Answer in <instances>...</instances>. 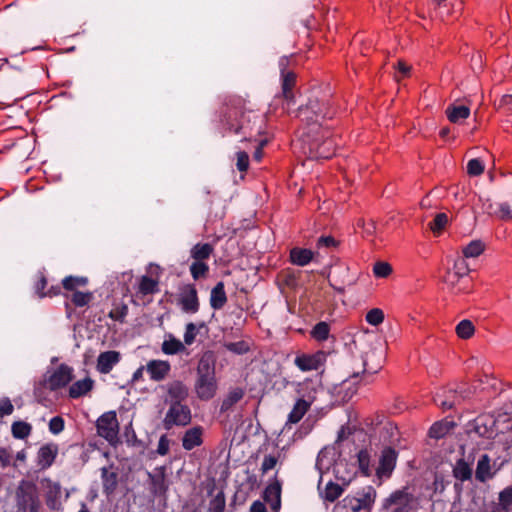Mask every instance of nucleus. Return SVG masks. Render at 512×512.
Wrapping results in <instances>:
<instances>
[{
	"instance_id": "obj_1",
	"label": "nucleus",
	"mask_w": 512,
	"mask_h": 512,
	"mask_svg": "<svg viewBox=\"0 0 512 512\" xmlns=\"http://www.w3.org/2000/svg\"><path fill=\"white\" fill-rule=\"evenodd\" d=\"M327 113L324 111V105H321L317 99L310 100L305 107H301L298 112V117L305 121L308 130L305 133L307 141L309 142V152L316 158L328 159L331 157L330 151L332 143L324 141L320 143L318 137L319 119L325 118Z\"/></svg>"
},
{
	"instance_id": "obj_2",
	"label": "nucleus",
	"mask_w": 512,
	"mask_h": 512,
	"mask_svg": "<svg viewBox=\"0 0 512 512\" xmlns=\"http://www.w3.org/2000/svg\"><path fill=\"white\" fill-rule=\"evenodd\" d=\"M216 391L215 359L213 354H203L197 367L195 392L200 400L208 401L215 396Z\"/></svg>"
},
{
	"instance_id": "obj_3",
	"label": "nucleus",
	"mask_w": 512,
	"mask_h": 512,
	"mask_svg": "<svg viewBox=\"0 0 512 512\" xmlns=\"http://www.w3.org/2000/svg\"><path fill=\"white\" fill-rule=\"evenodd\" d=\"M376 498V489L368 485L338 501L334 512H372Z\"/></svg>"
},
{
	"instance_id": "obj_4",
	"label": "nucleus",
	"mask_w": 512,
	"mask_h": 512,
	"mask_svg": "<svg viewBox=\"0 0 512 512\" xmlns=\"http://www.w3.org/2000/svg\"><path fill=\"white\" fill-rule=\"evenodd\" d=\"M414 495L408 487L391 492L381 502L380 512H416Z\"/></svg>"
},
{
	"instance_id": "obj_5",
	"label": "nucleus",
	"mask_w": 512,
	"mask_h": 512,
	"mask_svg": "<svg viewBox=\"0 0 512 512\" xmlns=\"http://www.w3.org/2000/svg\"><path fill=\"white\" fill-rule=\"evenodd\" d=\"M15 506L18 512H40L41 501L33 483L21 481L15 491Z\"/></svg>"
},
{
	"instance_id": "obj_6",
	"label": "nucleus",
	"mask_w": 512,
	"mask_h": 512,
	"mask_svg": "<svg viewBox=\"0 0 512 512\" xmlns=\"http://www.w3.org/2000/svg\"><path fill=\"white\" fill-rule=\"evenodd\" d=\"M162 420L163 428L167 431L174 426L185 427L192 421L190 407L185 403H171Z\"/></svg>"
},
{
	"instance_id": "obj_7",
	"label": "nucleus",
	"mask_w": 512,
	"mask_h": 512,
	"mask_svg": "<svg viewBox=\"0 0 512 512\" xmlns=\"http://www.w3.org/2000/svg\"><path fill=\"white\" fill-rule=\"evenodd\" d=\"M72 380V369L67 365L61 364L51 375L45 378L34 388V394L39 396L42 389L47 387L51 391H56L65 387Z\"/></svg>"
},
{
	"instance_id": "obj_8",
	"label": "nucleus",
	"mask_w": 512,
	"mask_h": 512,
	"mask_svg": "<svg viewBox=\"0 0 512 512\" xmlns=\"http://www.w3.org/2000/svg\"><path fill=\"white\" fill-rule=\"evenodd\" d=\"M334 472H335L336 479L341 481V484L335 483L333 481H329L326 483L324 489L321 490L320 485L322 483V477H320V480L318 483V489H319L321 498L324 501L329 502V503L335 502L343 494V492L345 491V488L347 486H349V484L351 482V477L345 478V477L339 476L340 464H337L334 467Z\"/></svg>"
},
{
	"instance_id": "obj_9",
	"label": "nucleus",
	"mask_w": 512,
	"mask_h": 512,
	"mask_svg": "<svg viewBox=\"0 0 512 512\" xmlns=\"http://www.w3.org/2000/svg\"><path fill=\"white\" fill-rule=\"evenodd\" d=\"M498 419L491 414H481L469 423V432L492 439L498 434Z\"/></svg>"
},
{
	"instance_id": "obj_10",
	"label": "nucleus",
	"mask_w": 512,
	"mask_h": 512,
	"mask_svg": "<svg viewBox=\"0 0 512 512\" xmlns=\"http://www.w3.org/2000/svg\"><path fill=\"white\" fill-rule=\"evenodd\" d=\"M398 459V452L391 446H385L378 460V466L376 467V477L378 480L389 479L396 467Z\"/></svg>"
},
{
	"instance_id": "obj_11",
	"label": "nucleus",
	"mask_w": 512,
	"mask_h": 512,
	"mask_svg": "<svg viewBox=\"0 0 512 512\" xmlns=\"http://www.w3.org/2000/svg\"><path fill=\"white\" fill-rule=\"evenodd\" d=\"M96 428L98 435L107 441L115 439L119 430L116 413L109 411L102 414L96 422Z\"/></svg>"
},
{
	"instance_id": "obj_12",
	"label": "nucleus",
	"mask_w": 512,
	"mask_h": 512,
	"mask_svg": "<svg viewBox=\"0 0 512 512\" xmlns=\"http://www.w3.org/2000/svg\"><path fill=\"white\" fill-rule=\"evenodd\" d=\"M43 482L46 483L45 491V504L51 511H60L62 506V486L59 482H54L49 478H45Z\"/></svg>"
},
{
	"instance_id": "obj_13",
	"label": "nucleus",
	"mask_w": 512,
	"mask_h": 512,
	"mask_svg": "<svg viewBox=\"0 0 512 512\" xmlns=\"http://www.w3.org/2000/svg\"><path fill=\"white\" fill-rule=\"evenodd\" d=\"M179 305L183 312L194 314L199 310L197 290L192 285L185 286L179 296Z\"/></svg>"
},
{
	"instance_id": "obj_14",
	"label": "nucleus",
	"mask_w": 512,
	"mask_h": 512,
	"mask_svg": "<svg viewBox=\"0 0 512 512\" xmlns=\"http://www.w3.org/2000/svg\"><path fill=\"white\" fill-rule=\"evenodd\" d=\"M148 478L150 482L151 494L154 496H165L168 491L165 467H158L153 473L148 472Z\"/></svg>"
},
{
	"instance_id": "obj_15",
	"label": "nucleus",
	"mask_w": 512,
	"mask_h": 512,
	"mask_svg": "<svg viewBox=\"0 0 512 512\" xmlns=\"http://www.w3.org/2000/svg\"><path fill=\"white\" fill-rule=\"evenodd\" d=\"M252 117L255 118V115H252L250 112L241 113L240 118L238 119L237 113L234 112L229 115L227 120L228 129L235 134L251 135L248 133V130H251L250 123Z\"/></svg>"
},
{
	"instance_id": "obj_16",
	"label": "nucleus",
	"mask_w": 512,
	"mask_h": 512,
	"mask_svg": "<svg viewBox=\"0 0 512 512\" xmlns=\"http://www.w3.org/2000/svg\"><path fill=\"white\" fill-rule=\"evenodd\" d=\"M324 354H297L295 365L303 372L318 370L323 366Z\"/></svg>"
},
{
	"instance_id": "obj_17",
	"label": "nucleus",
	"mask_w": 512,
	"mask_h": 512,
	"mask_svg": "<svg viewBox=\"0 0 512 512\" xmlns=\"http://www.w3.org/2000/svg\"><path fill=\"white\" fill-rule=\"evenodd\" d=\"M487 213L500 221L512 222V203L507 200L491 202L488 204Z\"/></svg>"
},
{
	"instance_id": "obj_18",
	"label": "nucleus",
	"mask_w": 512,
	"mask_h": 512,
	"mask_svg": "<svg viewBox=\"0 0 512 512\" xmlns=\"http://www.w3.org/2000/svg\"><path fill=\"white\" fill-rule=\"evenodd\" d=\"M377 354H356L353 357V362L361 365V369L354 370L351 378L357 379L360 373H377L381 369V363L378 362L375 366H370Z\"/></svg>"
},
{
	"instance_id": "obj_19",
	"label": "nucleus",
	"mask_w": 512,
	"mask_h": 512,
	"mask_svg": "<svg viewBox=\"0 0 512 512\" xmlns=\"http://www.w3.org/2000/svg\"><path fill=\"white\" fill-rule=\"evenodd\" d=\"M189 395L187 386L181 381H173L167 385L166 404L184 403Z\"/></svg>"
},
{
	"instance_id": "obj_20",
	"label": "nucleus",
	"mask_w": 512,
	"mask_h": 512,
	"mask_svg": "<svg viewBox=\"0 0 512 512\" xmlns=\"http://www.w3.org/2000/svg\"><path fill=\"white\" fill-rule=\"evenodd\" d=\"M58 455V445L47 443L40 447L37 453V465L42 469L51 467Z\"/></svg>"
},
{
	"instance_id": "obj_21",
	"label": "nucleus",
	"mask_w": 512,
	"mask_h": 512,
	"mask_svg": "<svg viewBox=\"0 0 512 512\" xmlns=\"http://www.w3.org/2000/svg\"><path fill=\"white\" fill-rule=\"evenodd\" d=\"M281 491V482L278 480L270 483L264 490L263 498L273 512H279L281 508Z\"/></svg>"
},
{
	"instance_id": "obj_22",
	"label": "nucleus",
	"mask_w": 512,
	"mask_h": 512,
	"mask_svg": "<svg viewBox=\"0 0 512 512\" xmlns=\"http://www.w3.org/2000/svg\"><path fill=\"white\" fill-rule=\"evenodd\" d=\"M496 474V471H492L491 459L487 454L480 456L477 462L475 471V478L481 483L492 479Z\"/></svg>"
},
{
	"instance_id": "obj_23",
	"label": "nucleus",
	"mask_w": 512,
	"mask_h": 512,
	"mask_svg": "<svg viewBox=\"0 0 512 512\" xmlns=\"http://www.w3.org/2000/svg\"><path fill=\"white\" fill-rule=\"evenodd\" d=\"M203 435V427L202 426H194L185 431L182 437V447L190 451L195 447L200 446L203 443L202 440Z\"/></svg>"
},
{
	"instance_id": "obj_24",
	"label": "nucleus",
	"mask_w": 512,
	"mask_h": 512,
	"mask_svg": "<svg viewBox=\"0 0 512 512\" xmlns=\"http://www.w3.org/2000/svg\"><path fill=\"white\" fill-rule=\"evenodd\" d=\"M468 395L462 390H449L445 395L444 399H441L440 395L434 398L435 403L440 406L443 410L452 409L456 404H460L461 400L466 398Z\"/></svg>"
},
{
	"instance_id": "obj_25",
	"label": "nucleus",
	"mask_w": 512,
	"mask_h": 512,
	"mask_svg": "<svg viewBox=\"0 0 512 512\" xmlns=\"http://www.w3.org/2000/svg\"><path fill=\"white\" fill-rule=\"evenodd\" d=\"M150 378L154 381L163 380L170 371V364L167 361L151 360L146 365Z\"/></svg>"
},
{
	"instance_id": "obj_26",
	"label": "nucleus",
	"mask_w": 512,
	"mask_h": 512,
	"mask_svg": "<svg viewBox=\"0 0 512 512\" xmlns=\"http://www.w3.org/2000/svg\"><path fill=\"white\" fill-rule=\"evenodd\" d=\"M101 480L103 493L106 496L112 495L118 486V473L116 471H111L108 467H102Z\"/></svg>"
},
{
	"instance_id": "obj_27",
	"label": "nucleus",
	"mask_w": 512,
	"mask_h": 512,
	"mask_svg": "<svg viewBox=\"0 0 512 512\" xmlns=\"http://www.w3.org/2000/svg\"><path fill=\"white\" fill-rule=\"evenodd\" d=\"M288 63L287 58H282L279 62L282 75V91L286 99L292 98L291 89L295 84L296 75L293 72L285 71V66Z\"/></svg>"
},
{
	"instance_id": "obj_28",
	"label": "nucleus",
	"mask_w": 512,
	"mask_h": 512,
	"mask_svg": "<svg viewBox=\"0 0 512 512\" xmlns=\"http://www.w3.org/2000/svg\"><path fill=\"white\" fill-rule=\"evenodd\" d=\"M445 114L451 123L460 124L470 116V108L465 105L451 104L446 108Z\"/></svg>"
},
{
	"instance_id": "obj_29",
	"label": "nucleus",
	"mask_w": 512,
	"mask_h": 512,
	"mask_svg": "<svg viewBox=\"0 0 512 512\" xmlns=\"http://www.w3.org/2000/svg\"><path fill=\"white\" fill-rule=\"evenodd\" d=\"M94 381L87 377L74 382L69 388V397L72 399L80 398L93 389Z\"/></svg>"
},
{
	"instance_id": "obj_30",
	"label": "nucleus",
	"mask_w": 512,
	"mask_h": 512,
	"mask_svg": "<svg viewBox=\"0 0 512 512\" xmlns=\"http://www.w3.org/2000/svg\"><path fill=\"white\" fill-rule=\"evenodd\" d=\"M472 474V462H468L464 458H460L456 461L453 467V476L456 479L465 482L471 480Z\"/></svg>"
},
{
	"instance_id": "obj_31",
	"label": "nucleus",
	"mask_w": 512,
	"mask_h": 512,
	"mask_svg": "<svg viewBox=\"0 0 512 512\" xmlns=\"http://www.w3.org/2000/svg\"><path fill=\"white\" fill-rule=\"evenodd\" d=\"M119 361L120 354H99L97 371L101 374H108Z\"/></svg>"
},
{
	"instance_id": "obj_32",
	"label": "nucleus",
	"mask_w": 512,
	"mask_h": 512,
	"mask_svg": "<svg viewBox=\"0 0 512 512\" xmlns=\"http://www.w3.org/2000/svg\"><path fill=\"white\" fill-rule=\"evenodd\" d=\"M314 253L305 248L295 247L290 250V260L294 265L306 266L313 259Z\"/></svg>"
},
{
	"instance_id": "obj_33",
	"label": "nucleus",
	"mask_w": 512,
	"mask_h": 512,
	"mask_svg": "<svg viewBox=\"0 0 512 512\" xmlns=\"http://www.w3.org/2000/svg\"><path fill=\"white\" fill-rule=\"evenodd\" d=\"M227 302V296L223 282H218L210 293V305L213 309H221Z\"/></svg>"
},
{
	"instance_id": "obj_34",
	"label": "nucleus",
	"mask_w": 512,
	"mask_h": 512,
	"mask_svg": "<svg viewBox=\"0 0 512 512\" xmlns=\"http://www.w3.org/2000/svg\"><path fill=\"white\" fill-rule=\"evenodd\" d=\"M493 510H497V512H510L512 510V485L499 492L498 505Z\"/></svg>"
},
{
	"instance_id": "obj_35",
	"label": "nucleus",
	"mask_w": 512,
	"mask_h": 512,
	"mask_svg": "<svg viewBox=\"0 0 512 512\" xmlns=\"http://www.w3.org/2000/svg\"><path fill=\"white\" fill-rule=\"evenodd\" d=\"M244 390L242 388H235L231 390L227 396L223 399L221 406H220V412L226 413L229 410L232 409V407L238 403L244 396Z\"/></svg>"
},
{
	"instance_id": "obj_36",
	"label": "nucleus",
	"mask_w": 512,
	"mask_h": 512,
	"mask_svg": "<svg viewBox=\"0 0 512 512\" xmlns=\"http://www.w3.org/2000/svg\"><path fill=\"white\" fill-rule=\"evenodd\" d=\"M158 292V279H153L146 275L139 279L138 293L146 296Z\"/></svg>"
},
{
	"instance_id": "obj_37",
	"label": "nucleus",
	"mask_w": 512,
	"mask_h": 512,
	"mask_svg": "<svg viewBox=\"0 0 512 512\" xmlns=\"http://www.w3.org/2000/svg\"><path fill=\"white\" fill-rule=\"evenodd\" d=\"M213 246L209 243H198L190 251L191 257L196 261H204L213 253Z\"/></svg>"
},
{
	"instance_id": "obj_38",
	"label": "nucleus",
	"mask_w": 512,
	"mask_h": 512,
	"mask_svg": "<svg viewBox=\"0 0 512 512\" xmlns=\"http://www.w3.org/2000/svg\"><path fill=\"white\" fill-rule=\"evenodd\" d=\"M485 250V244L481 240H472L467 245L463 246L462 254L464 258H477Z\"/></svg>"
},
{
	"instance_id": "obj_39",
	"label": "nucleus",
	"mask_w": 512,
	"mask_h": 512,
	"mask_svg": "<svg viewBox=\"0 0 512 512\" xmlns=\"http://www.w3.org/2000/svg\"><path fill=\"white\" fill-rule=\"evenodd\" d=\"M309 406L310 405L306 400L298 399L296 401L293 409L291 410V412L288 415V422L293 423V424L298 423L303 418L305 413L307 412Z\"/></svg>"
},
{
	"instance_id": "obj_40",
	"label": "nucleus",
	"mask_w": 512,
	"mask_h": 512,
	"mask_svg": "<svg viewBox=\"0 0 512 512\" xmlns=\"http://www.w3.org/2000/svg\"><path fill=\"white\" fill-rule=\"evenodd\" d=\"M453 425V422L448 421L435 422L429 429V437L434 439H441L446 434H448Z\"/></svg>"
},
{
	"instance_id": "obj_41",
	"label": "nucleus",
	"mask_w": 512,
	"mask_h": 512,
	"mask_svg": "<svg viewBox=\"0 0 512 512\" xmlns=\"http://www.w3.org/2000/svg\"><path fill=\"white\" fill-rule=\"evenodd\" d=\"M357 462H358V467H359V470L361 471V473L366 477L371 476V474H372V469L370 466L371 456L367 449H361L357 453Z\"/></svg>"
},
{
	"instance_id": "obj_42",
	"label": "nucleus",
	"mask_w": 512,
	"mask_h": 512,
	"mask_svg": "<svg viewBox=\"0 0 512 512\" xmlns=\"http://www.w3.org/2000/svg\"><path fill=\"white\" fill-rule=\"evenodd\" d=\"M32 431V426L24 421H15L11 426V432L14 438L16 439H25L27 438Z\"/></svg>"
},
{
	"instance_id": "obj_43",
	"label": "nucleus",
	"mask_w": 512,
	"mask_h": 512,
	"mask_svg": "<svg viewBox=\"0 0 512 512\" xmlns=\"http://www.w3.org/2000/svg\"><path fill=\"white\" fill-rule=\"evenodd\" d=\"M455 331L458 337L462 339H468L471 336H473L475 332V327L470 320L464 319L457 324Z\"/></svg>"
},
{
	"instance_id": "obj_44",
	"label": "nucleus",
	"mask_w": 512,
	"mask_h": 512,
	"mask_svg": "<svg viewBox=\"0 0 512 512\" xmlns=\"http://www.w3.org/2000/svg\"><path fill=\"white\" fill-rule=\"evenodd\" d=\"M226 506L225 494L219 491L209 502V512H224Z\"/></svg>"
},
{
	"instance_id": "obj_45",
	"label": "nucleus",
	"mask_w": 512,
	"mask_h": 512,
	"mask_svg": "<svg viewBox=\"0 0 512 512\" xmlns=\"http://www.w3.org/2000/svg\"><path fill=\"white\" fill-rule=\"evenodd\" d=\"M182 350H184L183 343L172 335H168L162 344V352H181Z\"/></svg>"
},
{
	"instance_id": "obj_46",
	"label": "nucleus",
	"mask_w": 512,
	"mask_h": 512,
	"mask_svg": "<svg viewBox=\"0 0 512 512\" xmlns=\"http://www.w3.org/2000/svg\"><path fill=\"white\" fill-rule=\"evenodd\" d=\"M463 276L460 274H456L453 270H448L443 278L445 284L454 292L460 293L462 291L461 288L456 289L457 284L460 282V279Z\"/></svg>"
},
{
	"instance_id": "obj_47",
	"label": "nucleus",
	"mask_w": 512,
	"mask_h": 512,
	"mask_svg": "<svg viewBox=\"0 0 512 512\" xmlns=\"http://www.w3.org/2000/svg\"><path fill=\"white\" fill-rule=\"evenodd\" d=\"M63 287L68 291H74L76 287L85 286L87 284V278L68 276L62 281Z\"/></svg>"
},
{
	"instance_id": "obj_48",
	"label": "nucleus",
	"mask_w": 512,
	"mask_h": 512,
	"mask_svg": "<svg viewBox=\"0 0 512 512\" xmlns=\"http://www.w3.org/2000/svg\"><path fill=\"white\" fill-rule=\"evenodd\" d=\"M448 223V215L446 213H438L434 220L429 224L434 234H439Z\"/></svg>"
},
{
	"instance_id": "obj_49",
	"label": "nucleus",
	"mask_w": 512,
	"mask_h": 512,
	"mask_svg": "<svg viewBox=\"0 0 512 512\" xmlns=\"http://www.w3.org/2000/svg\"><path fill=\"white\" fill-rule=\"evenodd\" d=\"M208 270V265L203 261L194 260V262L190 265V272L195 280L205 276Z\"/></svg>"
},
{
	"instance_id": "obj_50",
	"label": "nucleus",
	"mask_w": 512,
	"mask_h": 512,
	"mask_svg": "<svg viewBox=\"0 0 512 512\" xmlns=\"http://www.w3.org/2000/svg\"><path fill=\"white\" fill-rule=\"evenodd\" d=\"M92 293L74 291L71 296L72 303L77 307H83L92 300Z\"/></svg>"
},
{
	"instance_id": "obj_51",
	"label": "nucleus",
	"mask_w": 512,
	"mask_h": 512,
	"mask_svg": "<svg viewBox=\"0 0 512 512\" xmlns=\"http://www.w3.org/2000/svg\"><path fill=\"white\" fill-rule=\"evenodd\" d=\"M204 324H200L199 326L195 325L194 323H188L186 325V331L184 333V342L187 345H191L196 338V335L199 332L200 328H203Z\"/></svg>"
},
{
	"instance_id": "obj_52",
	"label": "nucleus",
	"mask_w": 512,
	"mask_h": 512,
	"mask_svg": "<svg viewBox=\"0 0 512 512\" xmlns=\"http://www.w3.org/2000/svg\"><path fill=\"white\" fill-rule=\"evenodd\" d=\"M485 166L481 160L474 158L467 163V173L470 176H479L484 172Z\"/></svg>"
},
{
	"instance_id": "obj_53",
	"label": "nucleus",
	"mask_w": 512,
	"mask_h": 512,
	"mask_svg": "<svg viewBox=\"0 0 512 512\" xmlns=\"http://www.w3.org/2000/svg\"><path fill=\"white\" fill-rule=\"evenodd\" d=\"M366 321L373 326H378L384 321V313L379 308H373L366 314Z\"/></svg>"
},
{
	"instance_id": "obj_54",
	"label": "nucleus",
	"mask_w": 512,
	"mask_h": 512,
	"mask_svg": "<svg viewBox=\"0 0 512 512\" xmlns=\"http://www.w3.org/2000/svg\"><path fill=\"white\" fill-rule=\"evenodd\" d=\"M329 325L326 322H320L315 325L311 334L317 340H325L329 335Z\"/></svg>"
},
{
	"instance_id": "obj_55",
	"label": "nucleus",
	"mask_w": 512,
	"mask_h": 512,
	"mask_svg": "<svg viewBox=\"0 0 512 512\" xmlns=\"http://www.w3.org/2000/svg\"><path fill=\"white\" fill-rule=\"evenodd\" d=\"M373 273L376 277L386 278L392 273V267L387 262H376L373 267Z\"/></svg>"
},
{
	"instance_id": "obj_56",
	"label": "nucleus",
	"mask_w": 512,
	"mask_h": 512,
	"mask_svg": "<svg viewBox=\"0 0 512 512\" xmlns=\"http://www.w3.org/2000/svg\"><path fill=\"white\" fill-rule=\"evenodd\" d=\"M376 426H378L381 430H383L386 433V435L384 436L385 441L393 438L396 435L397 427L390 422H386L383 424L380 416H377Z\"/></svg>"
},
{
	"instance_id": "obj_57",
	"label": "nucleus",
	"mask_w": 512,
	"mask_h": 512,
	"mask_svg": "<svg viewBox=\"0 0 512 512\" xmlns=\"http://www.w3.org/2000/svg\"><path fill=\"white\" fill-rule=\"evenodd\" d=\"M65 427V421L61 416H55L49 421V431L54 434H60Z\"/></svg>"
},
{
	"instance_id": "obj_58",
	"label": "nucleus",
	"mask_w": 512,
	"mask_h": 512,
	"mask_svg": "<svg viewBox=\"0 0 512 512\" xmlns=\"http://www.w3.org/2000/svg\"><path fill=\"white\" fill-rule=\"evenodd\" d=\"M236 157H237V162H236L237 169L241 172L246 171L249 167L248 154L245 151H238L236 153Z\"/></svg>"
},
{
	"instance_id": "obj_59",
	"label": "nucleus",
	"mask_w": 512,
	"mask_h": 512,
	"mask_svg": "<svg viewBox=\"0 0 512 512\" xmlns=\"http://www.w3.org/2000/svg\"><path fill=\"white\" fill-rule=\"evenodd\" d=\"M227 349L230 352H237V353L249 352L250 345H249L248 341L241 340V341H237V342H233V343L228 344L227 345Z\"/></svg>"
},
{
	"instance_id": "obj_60",
	"label": "nucleus",
	"mask_w": 512,
	"mask_h": 512,
	"mask_svg": "<svg viewBox=\"0 0 512 512\" xmlns=\"http://www.w3.org/2000/svg\"><path fill=\"white\" fill-rule=\"evenodd\" d=\"M358 226L362 227L364 237L372 236L376 232V224L373 220H369L368 222L360 220Z\"/></svg>"
},
{
	"instance_id": "obj_61",
	"label": "nucleus",
	"mask_w": 512,
	"mask_h": 512,
	"mask_svg": "<svg viewBox=\"0 0 512 512\" xmlns=\"http://www.w3.org/2000/svg\"><path fill=\"white\" fill-rule=\"evenodd\" d=\"M278 462V458L274 455H266L261 465V471L263 474L273 469Z\"/></svg>"
},
{
	"instance_id": "obj_62",
	"label": "nucleus",
	"mask_w": 512,
	"mask_h": 512,
	"mask_svg": "<svg viewBox=\"0 0 512 512\" xmlns=\"http://www.w3.org/2000/svg\"><path fill=\"white\" fill-rule=\"evenodd\" d=\"M453 271L456 272V274H460L462 275L463 277L465 275L468 274L469 272V267H468V264L465 260V258H460V259H457L455 262H454V265H453V268H452Z\"/></svg>"
},
{
	"instance_id": "obj_63",
	"label": "nucleus",
	"mask_w": 512,
	"mask_h": 512,
	"mask_svg": "<svg viewBox=\"0 0 512 512\" xmlns=\"http://www.w3.org/2000/svg\"><path fill=\"white\" fill-rule=\"evenodd\" d=\"M337 245H338V242L332 236H321L317 240L318 248H324V247L325 248H335V247H337Z\"/></svg>"
},
{
	"instance_id": "obj_64",
	"label": "nucleus",
	"mask_w": 512,
	"mask_h": 512,
	"mask_svg": "<svg viewBox=\"0 0 512 512\" xmlns=\"http://www.w3.org/2000/svg\"><path fill=\"white\" fill-rule=\"evenodd\" d=\"M14 411V406L8 398L0 401V417L11 415Z\"/></svg>"
}]
</instances>
